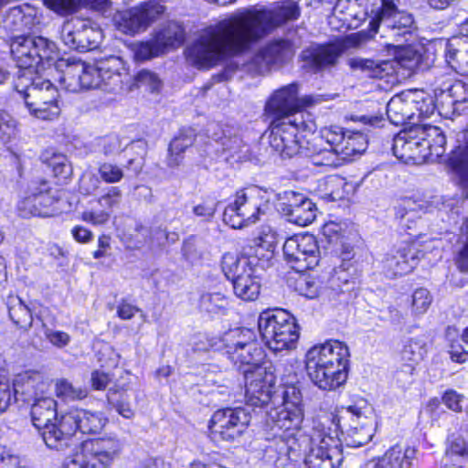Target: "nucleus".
<instances>
[{"instance_id":"nucleus-13","label":"nucleus","mask_w":468,"mask_h":468,"mask_svg":"<svg viewBox=\"0 0 468 468\" xmlns=\"http://www.w3.org/2000/svg\"><path fill=\"white\" fill-rule=\"evenodd\" d=\"M60 39L69 48L86 52L99 47L102 33L90 20L72 17L63 23Z\"/></svg>"},{"instance_id":"nucleus-41","label":"nucleus","mask_w":468,"mask_h":468,"mask_svg":"<svg viewBox=\"0 0 468 468\" xmlns=\"http://www.w3.org/2000/svg\"><path fill=\"white\" fill-rule=\"evenodd\" d=\"M439 102L452 108L453 113L461 114L468 107V86L462 80H458L446 91L443 99Z\"/></svg>"},{"instance_id":"nucleus-19","label":"nucleus","mask_w":468,"mask_h":468,"mask_svg":"<svg viewBox=\"0 0 468 468\" xmlns=\"http://www.w3.org/2000/svg\"><path fill=\"white\" fill-rule=\"evenodd\" d=\"M420 125L398 133L392 144L393 154L405 164L426 162L430 152L424 147Z\"/></svg>"},{"instance_id":"nucleus-35","label":"nucleus","mask_w":468,"mask_h":468,"mask_svg":"<svg viewBox=\"0 0 468 468\" xmlns=\"http://www.w3.org/2000/svg\"><path fill=\"white\" fill-rule=\"evenodd\" d=\"M427 351V343L424 337L410 338L401 351V360L404 361V365L399 373L413 375L415 366L424 358Z\"/></svg>"},{"instance_id":"nucleus-37","label":"nucleus","mask_w":468,"mask_h":468,"mask_svg":"<svg viewBox=\"0 0 468 468\" xmlns=\"http://www.w3.org/2000/svg\"><path fill=\"white\" fill-rule=\"evenodd\" d=\"M195 140V133L192 129H183L170 143L168 147L167 165L169 167L178 166L184 156L183 153L191 146Z\"/></svg>"},{"instance_id":"nucleus-62","label":"nucleus","mask_w":468,"mask_h":468,"mask_svg":"<svg viewBox=\"0 0 468 468\" xmlns=\"http://www.w3.org/2000/svg\"><path fill=\"white\" fill-rule=\"evenodd\" d=\"M16 133V123L13 117L4 112H0V141L6 144Z\"/></svg>"},{"instance_id":"nucleus-34","label":"nucleus","mask_w":468,"mask_h":468,"mask_svg":"<svg viewBox=\"0 0 468 468\" xmlns=\"http://www.w3.org/2000/svg\"><path fill=\"white\" fill-rule=\"evenodd\" d=\"M261 263V260L257 257L239 256L227 252L222 257L221 268L225 276L233 282L234 279H238L239 275H243L249 270L259 267Z\"/></svg>"},{"instance_id":"nucleus-30","label":"nucleus","mask_w":468,"mask_h":468,"mask_svg":"<svg viewBox=\"0 0 468 468\" xmlns=\"http://www.w3.org/2000/svg\"><path fill=\"white\" fill-rule=\"evenodd\" d=\"M122 61L120 58L112 56L106 59L99 61L100 79H101V90L107 92H114L122 89Z\"/></svg>"},{"instance_id":"nucleus-48","label":"nucleus","mask_w":468,"mask_h":468,"mask_svg":"<svg viewBox=\"0 0 468 468\" xmlns=\"http://www.w3.org/2000/svg\"><path fill=\"white\" fill-rule=\"evenodd\" d=\"M315 217V204L309 198L303 201L299 207L290 210V214L286 216L288 221L302 227L311 224Z\"/></svg>"},{"instance_id":"nucleus-9","label":"nucleus","mask_w":468,"mask_h":468,"mask_svg":"<svg viewBox=\"0 0 468 468\" xmlns=\"http://www.w3.org/2000/svg\"><path fill=\"white\" fill-rule=\"evenodd\" d=\"M31 419L33 425L41 431L46 445L56 451H62L65 443L61 439L63 431L60 418L57 417V402L47 394L31 401Z\"/></svg>"},{"instance_id":"nucleus-14","label":"nucleus","mask_w":468,"mask_h":468,"mask_svg":"<svg viewBox=\"0 0 468 468\" xmlns=\"http://www.w3.org/2000/svg\"><path fill=\"white\" fill-rule=\"evenodd\" d=\"M282 250L285 261L298 272L314 269L321 259L317 240L308 233L287 239Z\"/></svg>"},{"instance_id":"nucleus-26","label":"nucleus","mask_w":468,"mask_h":468,"mask_svg":"<svg viewBox=\"0 0 468 468\" xmlns=\"http://www.w3.org/2000/svg\"><path fill=\"white\" fill-rule=\"evenodd\" d=\"M458 145L451 152L449 165L460 175L463 195L468 198V130L457 134Z\"/></svg>"},{"instance_id":"nucleus-56","label":"nucleus","mask_w":468,"mask_h":468,"mask_svg":"<svg viewBox=\"0 0 468 468\" xmlns=\"http://www.w3.org/2000/svg\"><path fill=\"white\" fill-rule=\"evenodd\" d=\"M295 290L299 294L314 299L319 294L320 282L314 277L301 274L295 282Z\"/></svg>"},{"instance_id":"nucleus-64","label":"nucleus","mask_w":468,"mask_h":468,"mask_svg":"<svg viewBox=\"0 0 468 468\" xmlns=\"http://www.w3.org/2000/svg\"><path fill=\"white\" fill-rule=\"evenodd\" d=\"M99 175L103 181L109 184L117 183L123 177L121 167L112 163H103L99 167Z\"/></svg>"},{"instance_id":"nucleus-33","label":"nucleus","mask_w":468,"mask_h":468,"mask_svg":"<svg viewBox=\"0 0 468 468\" xmlns=\"http://www.w3.org/2000/svg\"><path fill=\"white\" fill-rule=\"evenodd\" d=\"M423 145L430 154L426 162H439L445 153L446 138L441 128L432 125H420Z\"/></svg>"},{"instance_id":"nucleus-47","label":"nucleus","mask_w":468,"mask_h":468,"mask_svg":"<svg viewBox=\"0 0 468 468\" xmlns=\"http://www.w3.org/2000/svg\"><path fill=\"white\" fill-rule=\"evenodd\" d=\"M199 306L202 311L211 314H225L229 301L221 292H206L200 296Z\"/></svg>"},{"instance_id":"nucleus-45","label":"nucleus","mask_w":468,"mask_h":468,"mask_svg":"<svg viewBox=\"0 0 468 468\" xmlns=\"http://www.w3.org/2000/svg\"><path fill=\"white\" fill-rule=\"evenodd\" d=\"M351 269H353L352 263L346 262L334 269L329 280L333 290L346 292L354 289L356 282L350 271Z\"/></svg>"},{"instance_id":"nucleus-5","label":"nucleus","mask_w":468,"mask_h":468,"mask_svg":"<svg viewBox=\"0 0 468 468\" xmlns=\"http://www.w3.org/2000/svg\"><path fill=\"white\" fill-rule=\"evenodd\" d=\"M258 328L262 341L274 353L294 348L299 338L294 317L282 309L261 313Z\"/></svg>"},{"instance_id":"nucleus-32","label":"nucleus","mask_w":468,"mask_h":468,"mask_svg":"<svg viewBox=\"0 0 468 468\" xmlns=\"http://www.w3.org/2000/svg\"><path fill=\"white\" fill-rule=\"evenodd\" d=\"M263 268V263H261L259 267H254L243 275H239L238 279H234L232 282L233 290L239 298L244 301H254L257 299L261 289L258 271Z\"/></svg>"},{"instance_id":"nucleus-58","label":"nucleus","mask_w":468,"mask_h":468,"mask_svg":"<svg viewBox=\"0 0 468 468\" xmlns=\"http://www.w3.org/2000/svg\"><path fill=\"white\" fill-rule=\"evenodd\" d=\"M445 455V461L450 455L468 458V443L462 435L452 433L448 436Z\"/></svg>"},{"instance_id":"nucleus-2","label":"nucleus","mask_w":468,"mask_h":468,"mask_svg":"<svg viewBox=\"0 0 468 468\" xmlns=\"http://www.w3.org/2000/svg\"><path fill=\"white\" fill-rule=\"evenodd\" d=\"M372 14L368 29L349 35L346 37L347 46L360 47L378 35L385 39V47H399L418 29L414 16L399 9L393 0H381L380 6Z\"/></svg>"},{"instance_id":"nucleus-3","label":"nucleus","mask_w":468,"mask_h":468,"mask_svg":"<svg viewBox=\"0 0 468 468\" xmlns=\"http://www.w3.org/2000/svg\"><path fill=\"white\" fill-rule=\"evenodd\" d=\"M349 356L347 346L337 340L311 347L305 355L309 378L322 390H335L347 379Z\"/></svg>"},{"instance_id":"nucleus-42","label":"nucleus","mask_w":468,"mask_h":468,"mask_svg":"<svg viewBox=\"0 0 468 468\" xmlns=\"http://www.w3.org/2000/svg\"><path fill=\"white\" fill-rule=\"evenodd\" d=\"M455 73L456 72L449 67L446 69L434 67L431 69L433 79L430 80V83L433 89L437 102H439L441 98L443 99L451 86L458 81V80L455 79Z\"/></svg>"},{"instance_id":"nucleus-4","label":"nucleus","mask_w":468,"mask_h":468,"mask_svg":"<svg viewBox=\"0 0 468 468\" xmlns=\"http://www.w3.org/2000/svg\"><path fill=\"white\" fill-rule=\"evenodd\" d=\"M282 399L281 407L271 408L266 413L265 428L269 431L267 440H288L302 426L304 409L300 387L296 384L284 385Z\"/></svg>"},{"instance_id":"nucleus-51","label":"nucleus","mask_w":468,"mask_h":468,"mask_svg":"<svg viewBox=\"0 0 468 468\" xmlns=\"http://www.w3.org/2000/svg\"><path fill=\"white\" fill-rule=\"evenodd\" d=\"M412 95L418 96L414 98L413 111L420 118H428L433 114L436 109L434 98L424 92L423 90H409Z\"/></svg>"},{"instance_id":"nucleus-20","label":"nucleus","mask_w":468,"mask_h":468,"mask_svg":"<svg viewBox=\"0 0 468 468\" xmlns=\"http://www.w3.org/2000/svg\"><path fill=\"white\" fill-rule=\"evenodd\" d=\"M298 84L291 83L275 90L265 105V115L270 121L285 119V117H303L297 114L299 108Z\"/></svg>"},{"instance_id":"nucleus-17","label":"nucleus","mask_w":468,"mask_h":468,"mask_svg":"<svg viewBox=\"0 0 468 468\" xmlns=\"http://www.w3.org/2000/svg\"><path fill=\"white\" fill-rule=\"evenodd\" d=\"M101 81L99 61L95 65H87L80 60L68 63L60 77L61 85L70 92L100 89Z\"/></svg>"},{"instance_id":"nucleus-40","label":"nucleus","mask_w":468,"mask_h":468,"mask_svg":"<svg viewBox=\"0 0 468 468\" xmlns=\"http://www.w3.org/2000/svg\"><path fill=\"white\" fill-rule=\"evenodd\" d=\"M107 3L108 0H44L46 6L59 16L77 12L81 4L94 9H102Z\"/></svg>"},{"instance_id":"nucleus-63","label":"nucleus","mask_w":468,"mask_h":468,"mask_svg":"<svg viewBox=\"0 0 468 468\" xmlns=\"http://www.w3.org/2000/svg\"><path fill=\"white\" fill-rule=\"evenodd\" d=\"M15 400L13 385L6 375H0V414Z\"/></svg>"},{"instance_id":"nucleus-23","label":"nucleus","mask_w":468,"mask_h":468,"mask_svg":"<svg viewBox=\"0 0 468 468\" xmlns=\"http://www.w3.org/2000/svg\"><path fill=\"white\" fill-rule=\"evenodd\" d=\"M418 250L410 245H406L388 253L383 261V270L388 277L393 278L410 272L418 264Z\"/></svg>"},{"instance_id":"nucleus-1","label":"nucleus","mask_w":468,"mask_h":468,"mask_svg":"<svg viewBox=\"0 0 468 468\" xmlns=\"http://www.w3.org/2000/svg\"><path fill=\"white\" fill-rule=\"evenodd\" d=\"M298 16L299 7L292 0L272 9H246L207 28L187 48V58L199 69L213 67L226 56L249 50L274 27Z\"/></svg>"},{"instance_id":"nucleus-12","label":"nucleus","mask_w":468,"mask_h":468,"mask_svg":"<svg viewBox=\"0 0 468 468\" xmlns=\"http://www.w3.org/2000/svg\"><path fill=\"white\" fill-rule=\"evenodd\" d=\"M55 44L42 37L16 36L11 42L10 50L16 66L30 69L44 60L53 59Z\"/></svg>"},{"instance_id":"nucleus-36","label":"nucleus","mask_w":468,"mask_h":468,"mask_svg":"<svg viewBox=\"0 0 468 468\" xmlns=\"http://www.w3.org/2000/svg\"><path fill=\"white\" fill-rule=\"evenodd\" d=\"M265 54V62L261 64V69L270 70L272 65L282 63L291 58L293 54L292 44L287 40H277L268 44L262 48Z\"/></svg>"},{"instance_id":"nucleus-24","label":"nucleus","mask_w":468,"mask_h":468,"mask_svg":"<svg viewBox=\"0 0 468 468\" xmlns=\"http://www.w3.org/2000/svg\"><path fill=\"white\" fill-rule=\"evenodd\" d=\"M338 57L339 52L334 46L311 45L301 53L302 68L316 72L335 64Z\"/></svg>"},{"instance_id":"nucleus-59","label":"nucleus","mask_w":468,"mask_h":468,"mask_svg":"<svg viewBox=\"0 0 468 468\" xmlns=\"http://www.w3.org/2000/svg\"><path fill=\"white\" fill-rule=\"evenodd\" d=\"M431 302L432 297L427 289L419 288L415 290L412 294V312L418 315L425 314Z\"/></svg>"},{"instance_id":"nucleus-39","label":"nucleus","mask_w":468,"mask_h":468,"mask_svg":"<svg viewBox=\"0 0 468 468\" xmlns=\"http://www.w3.org/2000/svg\"><path fill=\"white\" fill-rule=\"evenodd\" d=\"M368 140L362 132L346 131L345 139L339 147L340 157L349 161L356 155L363 154L367 147Z\"/></svg>"},{"instance_id":"nucleus-15","label":"nucleus","mask_w":468,"mask_h":468,"mask_svg":"<svg viewBox=\"0 0 468 468\" xmlns=\"http://www.w3.org/2000/svg\"><path fill=\"white\" fill-rule=\"evenodd\" d=\"M275 370L271 364L243 370L247 404L261 407L271 400L276 384Z\"/></svg>"},{"instance_id":"nucleus-25","label":"nucleus","mask_w":468,"mask_h":468,"mask_svg":"<svg viewBox=\"0 0 468 468\" xmlns=\"http://www.w3.org/2000/svg\"><path fill=\"white\" fill-rule=\"evenodd\" d=\"M220 133V134L214 133L212 137L221 145L228 162L239 163L251 160L250 146L240 137L232 133L229 129L221 130Z\"/></svg>"},{"instance_id":"nucleus-21","label":"nucleus","mask_w":468,"mask_h":468,"mask_svg":"<svg viewBox=\"0 0 468 468\" xmlns=\"http://www.w3.org/2000/svg\"><path fill=\"white\" fill-rule=\"evenodd\" d=\"M343 461L339 439L330 435L323 436L317 444L313 445L305 456L307 468H338Z\"/></svg>"},{"instance_id":"nucleus-18","label":"nucleus","mask_w":468,"mask_h":468,"mask_svg":"<svg viewBox=\"0 0 468 468\" xmlns=\"http://www.w3.org/2000/svg\"><path fill=\"white\" fill-rule=\"evenodd\" d=\"M165 12V6L156 0L143 3L120 15L119 27L126 34L144 31Z\"/></svg>"},{"instance_id":"nucleus-31","label":"nucleus","mask_w":468,"mask_h":468,"mask_svg":"<svg viewBox=\"0 0 468 468\" xmlns=\"http://www.w3.org/2000/svg\"><path fill=\"white\" fill-rule=\"evenodd\" d=\"M229 359L237 367V369L243 374V370L255 369L262 367L265 354L258 343H250L234 353H225Z\"/></svg>"},{"instance_id":"nucleus-10","label":"nucleus","mask_w":468,"mask_h":468,"mask_svg":"<svg viewBox=\"0 0 468 468\" xmlns=\"http://www.w3.org/2000/svg\"><path fill=\"white\" fill-rule=\"evenodd\" d=\"M250 420V413L245 408H223L213 413L208 429L214 441L232 442L244 434Z\"/></svg>"},{"instance_id":"nucleus-44","label":"nucleus","mask_w":468,"mask_h":468,"mask_svg":"<svg viewBox=\"0 0 468 468\" xmlns=\"http://www.w3.org/2000/svg\"><path fill=\"white\" fill-rule=\"evenodd\" d=\"M7 308L9 317L14 324L24 329H27L31 326L33 321L31 311L19 297H9Z\"/></svg>"},{"instance_id":"nucleus-46","label":"nucleus","mask_w":468,"mask_h":468,"mask_svg":"<svg viewBox=\"0 0 468 468\" xmlns=\"http://www.w3.org/2000/svg\"><path fill=\"white\" fill-rule=\"evenodd\" d=\"M348 66L354 70H359L368 78H382L388 62H378L369 58H351Z\"/></svg>"},{"instance_id":"nucleus-22","label":"nucleus","mask_w":468,"mask_h":468,"mask_svg":"<svg viewBox=\"0 0 468 468\" xmlns=\"http://www.w3.org/2000/svg\"><path fill=\"white\" fill-rule=\"evenodd\" d=\"M49 381L38 371H25L17 374L13 379V390L15 400H22L25 403L47 394L49 389Z\"/></svg>"},{"instance_id":"nucleus-43","label":"nucleus","mask_w":468,"mask_h":468,"mask_svg":"<svg viewBox=\"0 0 468 468\" xmlns=\"http://www.w3.org/2000/svg\"><path fill=\"white\" fill-rule=\"evenodd\" d=\"M222 343L225 353H234L239 351V348L257 342L253 331L247 328H236L224 335Z\"/></svg>"},{"instance_id":"nucleus-16","label":"nucleus","mask_w":468,"mask_h":468,"mask_svg":"<svg viewBox=\"0 0 468 468\" xmlns=\"http://www.w3.org/2000/svg\"><path fill=\"white\" fill-rule=\"evenodd\" d=\"M107 419L101 412H91L82 409H72L61 415L63 439L62 451L68 449L73 442L72 435L80 431L81 433H98L105 426Z\"/></svg>"},{"instance_id":"nucleus-52","label":"nucleus","mask_w":468,"mask_h":468,"mask_svg":"<svg viewBox=\"0 0 468 468\" xmlns=\"http://www.w3.org/2000/svg\"><path fill=\"white\" fill-rule=\"evenodd\" d=\"M55 200L49 194H38L33 197H28L24 201V205H32L33 209L30 214L38 217H48L53 213V209L49 207L54 204Z\"/></svg>"},{"instance_id":"nucleus-55","label":"nucleus","mask_w":468,"mask_h":468,"mask_svg":"<svg viewBox=\"0 0 468 468\" xmlns=\"http://www.w3.org/2000/svg\"><path fill=\"white\" fill-rule=\"evenodd\" d=\"M276 243V233L269 228L267 231L263 229L261 235L255 239L257 250L253 257L260 259V255L264 256L261 251L265 250L267 259H271L275 250Z\"/></svg>"},{"instance_id":"nucleus-7","label":"nucleus","mask_w":468,"mask_h":468,"mask_svg":"<svg viewBox=\"0 0 468 468\" xmlns=\"http://www.w3.org/2000/svg\"><path fill=\"white\" fill-rule=\"evenodd\" d=\"M314 122H306L303 117H285L270 121V146L282 158H291L301 152V133L314 132Z\"/></svg>"},{"instance_id":"nucleus-54","label":"nucleus","mask_w":468,"mask_h":468,"mask_svg":"<svg viewBox=\"0 0 468 468\" xmlns=\"http://www.w3.org/2000/svg\"><path fill=\"white\" fill-rule=\"evenodd\" d=\"M307 199L308 197L301 193L292 190L283 191L278 194L279 210L286 217L290 214V210L299 207Z\"/></svg>"},{"instance_id":"nucleus-61","label":"nucleus","mask_w":468,"mask_h":468,"mask_svg":"<svg viewBox=\"0 0 468 468\" xmlns=\"http://www.w3.org/2000/svg\"><path fill=\"white\" fill-rule=\"evenodd\" d=\"M218 203L215 198L207 197L193 207V213L204 221H210L217 211Z\"/></svg>"},{"instance_id":"nucleus-50","label":"nucleus","mask_w":468,"mask_h":468,"mask_svg":"<svg viewBox=\"0 0 468 468\" xmlns=\"http://www.w3.org/2000/svg\"><path fill=\"white\" fill-rule=\"evenodd\" d=\"M55 392L58 398L64 401L82 399L87 397V389L76 387L67 379H58L55 384Z\"/></svg>"},{"instance_id":"nucleus-60","label":"nucleus","mask_w":468,"mask_h":468,"mask_svg":"<svg viewBox=\"0 0 468 468\" xmlns=\"http://www.w3.org/2000/svg\"><path fill=\"white\" fill-rule=\"evenodd\" d=\"M162 54L154 38L146 42H141L134 48V55L137 60H147Z\"/></svg>"},{"instance_id":"nucleus-27","label":"nucleus","mask_w":468,"mask_h":468,"mask_svg":"<svg viewBox=\"0 0 468 468\" xmlns=\"http://www.w3.org/2000/svg\"><path fill=\"white\" fill-rule=\"evenodd\" d=\"M415 456V449L410 447L403 449L395 445L383 456L368 462L366 468H410Z\"/></svg>"},{"instance_id":"nucleus-11","label":"nucleus","mask_w":468,"mask_h":468,"mask_svg":"<svg viewBox=\"0 0 468 468\" xmlns=\"http://www.w3.org/2000/svg\"><path fill=\"white\" fill-rule=\"evenodd\" d=\"M265 210L261 207L260 191L256 187L237 191L235 200L224 210L223 221L232 229H241L255 223Z\"/></svg>"},{"instance_id":"nucleus-57","label":"nucleus","mask_w":468,"mask_h":468,"mask_svg":"<svg viewBox=\"0 0 468 468\" xmlns=\"http://www.w3.org/2000/svg\"><path fill=\"white\" fill-rule=\"evenodd\" d=\"M346 131L338 126H331L324 128L321 132V137L318 139L321 144L324 140L329 148L334 149L336 153H339V147L342 145L343 140L345 139Z\"/></svg>"},{"instance_id":"nucleus-8","label":"nucleus","mask_w":468,"mask_h":468,"mask_svg":"<svg viewBox=\"0 0 468 468\" xmlns=\"http://www.w3.org/2000/svg\"><path fill=\"white\" fill-rule=\"evenodd\" d=\"M20 85L16 84V90L23 96L26 106L32 115L42 120H51L58 116V91L49 80L36 77L30 85L19 90Z\"/></svg>"},{"instance_id":"nucleus-49","label":"nucleus","mask_w":468,"mask_h":468,"mask_svg":"<svg viewBox=\"0 0 468 468\" xmlns=\"http://www.w3.org/2000/svg\"><path fill=\"white\" fill-rule=\"evenodd\" d=\"M311 159L314 165L330 167L339 166L344 162L339 153L331 148L322 147V144L319 143L314 144Z\"/></svg>"},{"instance_id":"nucleus-6","label":"nucleus","mask_w":468,"mask_h":468,"mask_svg":"<svg viewBox=\"0 0 468 468\" xmlns=\"http://www.w3.org/2000/svg\"><path fill=\"white\" fill-rule=\"evenodd\" d=\"M122 448L123 443L116 436L85 441L80 452L65 460L64 468H110Z\"/></svg>"},{"instance_id":"nucleus-38","label":"nucleus","mask_w":468,"mask_h":468,"mask_svg":"<svg viewBox=\"0 0 468 468\" xmlns=\"http://www.w3.org/2000/svg\"><path fill=\"white\" fill-rule=\"evenodd\" d=\"M154 38L164 54L168 48L182 45L185 40L184 28L176 22H170L156 32Z\"/></svg>"},{"instance_id":"nucleus-53","label":"nucleus","mask_w":468,"mask_h":468,"mask_svg":"<svg viewBox=\"0 0 468 468\" xmlns=\"http://www.w3.org/2000/svg\"><path fill=\"white\" fill-rule=\"evenodd\" d=\"M107 399L109 404L123 418L131 419L133 417L134 411L131 407L129 396L125 392L110 390Z\"/></svg>"},{"instance_id":"nucleus-29","label":"nucleus","mask_w":468,"mask_h":468,"mask_svg":"<svg viewBox=\"0 0 468 468\" xmlns=\"http://www.w3.org/2000/svg\"><path fill=\"white\" fill-rule=\"evenodd\" d=\"M416 96L409 90L394 95L387 104V116L389 122L397 126L404 124L416 115L413 101ZM419 97L417 96V99Z\"/></svg>"},{"instance_id":"nucleus-28","label":"nucleus","mask_w":468,"mask_h":468,"mask_svg":"<svg viewBox=\"0 0 468 468\" xmlns=\"http://www.w3.org/2000/svg\"><path fill=\"white\" fill-rule=\"evenodd\" d=\"M444 57L447 67L454 72L468 76V41L463 37H452L444 43Z\"/></svg>"}]
</instances>
